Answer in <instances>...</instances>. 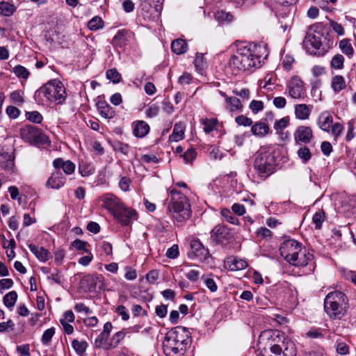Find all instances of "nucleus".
I'll use <instances>...</instances> for the list:
<instances>
[{
	"label": "nucleus",
	"mask_w": 356,
	"mask_h": 356,
	"mask_svg": "<svg viewBox=\"0 0 356 356\" xmlns=\"http://www.w3.org/2000/svg\"><path fill=\"white\" fill-rule=\"evenodd\" d=\"M259 343H264L263 356H296L293 342L284 333L266 330L259 336Z\"/></svg>",
	"instance_id": "nucleus-1"
},
{
	"label": "nucleus",
	"mask_w": 356,
	"mask_h": 356,
	"mask_svg": "<svg viewBox=\"0 0 356 356\" xmlns=\"http://www.w3.org/2000/svg\"><path fill=\"white\" fill-rule=\"evenodd\" d=\"M265 51V49L260 45L250 44L241 47L229 59L228 67L235 75L241 72L249 70L252 67H258L261 65L262 59L267 56L266 54L264 56Z\"/></svg>",
	"instance_id": "nucleus-2"
},
{
	"label": "nucleus",
	"mask_w": 356,
	"mask_h": 356,
	"mask_svg": "<svg viewBox=\"0 0 356 356\" xmlns=\"http://www.w3.org/2000/svg\"><path fill=\"white\" fill-rule=\"evenodd\" d=\"M167 212L175 222L182 224L191 216V205L187 197L176 188H171L167 199Z\"/></svg>",
	"instance_id": "nucleus-3"
},
{
	"label": "nucleus",
	"mask_w": 356,
	"mask_h": 356,
	"mask_svg": "<svg viewBox=\"0 0 356 356\" xmlns=\"http://www.w3.org/2000/svg\"><path fill=\"white\" fill-rule=\"evenodd\" d=\"M34 98L42 105H48L49 103L62 104L66 98L65 88L60 81L54 79L37 90Z\"/></svg>",
	"instance_id": "nucleus-4"
},
{
	"label": "nucleus",
	"mask_w": 356,
	"mask_h": 356,
	"mask_svg": "<svg viewBox=\"0 0 356 356\" xmlns=\"http://www.w3.org/2000/svg\"><path fill=\"white\" fill-rule=\"evenodd\" d=\"M348 308V298L344 293L334 291L325 296L324 310L330 319H341L346 315Z\"/></svg>",
	"instance_id": "nucleus-5"
},
{
	"label": "nucleus",
	"mask_w": 356,
	"mask_h": 356,
	"mask_svg": "<svg viewBox=\"0 0 356 356\" xmlns=\"http://www.w3.org/2000/svg\"><path fill=\"white\" fill-rule=\"evenodd\" d=\"M275 156L268 147H261L255 154L253 162L254 176L264 181L275 172Z\"/></svg>",
	"instance_id": "nucleus-6"
},
{
	"label": "nucleus",
	"mask_w": 356,
	"mask_h": 356,
	"mask_svg": "<svg viewBox=\"0 0 356 356\" xmlns=\"http://www.w3.org/2000/svg\"><path fill=\"white\" fill-rule=\"evenodd\" d=\"M19 134L24 141L31 144L42 143L44 137L40 129L31 124L22 127L19 130Z\"/></svg>",
	"instance_id": "nucleus-7"
},
{
	"label": "nucleus",
	"mask_w": 356,
	"mask_h": 356,
	"mask_svg": "<svg viewBox=\"0 0 356 356\" xmlns=\"http://www.w3.org/2000/svg\"><path fill=\"white\" fill-rule=\"evenodd\" d=\"M177 336L168 332L163 341V349L166 356H179L182 354L183 347L181 341L176 339Z\"/></svg>",
	"instance_id": "nucleus-8"
},
{
	"label": "nucleus",
	"mask_w": 356,
	"mask_h": 356,
	"mask_svg": "<svg viewBox=\"0 0 356 356\" xmlns=\"http://www.w3.org/2000/svg\"><path fill=\"white\" fill-rule=\"evenodd\" d=\"M302 244L294 239L284 241L280 246L281 256L289 264L293 260L296 251H300Z\"/></svg>",
	"instance_id": "nucleus-9"
},
{
	"label": "nucleus",
	"mask_w": 356,
	"mask_h": 356,
	"mask_svg": "<svg viewBox=\"0 0 356 356\" xmlns=\"http://www.w3.org/2000/svg\"><path fill=\"white\" fill-rule=\"evenodd\" d=\"M323 34L320 31L308 32L303 41L306 50L311 54H316L323 44Z\"/></svg>",
	"instance_id": "nucleus-10"
},
{
	"label": "nucleus",
	"mask_w": 356,
	"mask_h": 356,
	"mask_svg": "<svg viewBox=\"0 0 356 356\" xmlns=\"http://www.w3.org/2000/svg\"><path fill=\"white\" fill-rule=\"evenodd\" d=\"M286 90L289 95L293 99H301L306 96L303 82L298 76H294L288 81Z\"/></svg>",
	"instance_id": "nucleus-11"
},
{
	"label": "nucleus",
	"mask_w": 356,
	"mask_h": 356,
	"mask_svg": "<svg viewBox=\"0 0 356 356\" xmlns=\"http://www.w3.org/2000/svg\"><path fill=\"white\" fill-rule=\"evenodd\" d=\"M14 148L11 145L0 148V165L6 170H12L15 166Z\"/></svg>",
	"instance_id": "nucleus-12"
},
{
	"label": "nucleus",
	"mask_w": 356,
	"mask_h": 356,
	"mask_svg": "<svg viewBox=\"0 0 356 356\" xmlns=\"http://www.w3.org/2000/svg\"><path fill=\"white\" fill-rule=\"evenodd\" d=\"M313 254L310 253L303 245L300 251H296L292 261L289 264L296 267H305L313 259Z\"/></svg>",
	"instance_id": "nucleus-13"
},
{
	"label": "nucleus",
	"mask_w": 356,
	"mask_h": 356,
	"mask_svg": "<svg viewBox=\"0 0 356 356\" xmlns=\"http://www.w3.org/2000/svg\"><path fill=\"white\" fill-rule=\"evenodd\" d=\"M102 202V206L105 209H108L113 215L118 211L123 204L120 200L113 194H106L101 197Z\"/></svg>",
	"instance_id": "nucleus-14"
},
{
	"label": "nucleus",
	"mask_w": 356,
	"mask_h": 356,
	"mask_svg": "<svg viewBox=\"0 0 356 356\" xmlns=\"http://www.w3.org/2000/svg\"><path fill=\"white\" fill-rule=\"evenodd\" d=\"M191 253L202 261H207L210 257L209 250L206 248L199 239H193L190 243Z\"/></svg>",
	"instance_id": "nucleus-15"
},
{
	"label": "nucleus",
	"mask_w": 356,
	"mask_h": 356,
	"mask_svg": "<svg viewBox=\"0 0 356 356\" xmlns=\"http://www.w3.org/2000/svg\"><path fill=\"white\" fill-rule=\"evenodd\" d=\"M113 216L122 225H129L132 220L136 219L137 212L136 210L124 207L123 205Z\"/></svg>",
	"instance_id": "nucleus-16"
},
{
	"label": "nucleus",
	"mask_w": 356,
	"mask_h": 356,
	"mask_svg": "<svg viewBox=\"0 0 356 356\" xmlns=\"http://www.w3.org/2000/svg\"><path fill=\"white\" fill-rule=\"evenodd\" d=\"M211 233L216 242L221 244L227 243L232 238L229 229L225 225H216L212 229Z\"/></svg>",
	"instance_id": "nucleus-17"
},
{
	"label": "nucleus",
	"mask_w": 356,
	"mask_h": 356,
	"mask_svg": "<svg viewBox=\"0 0 356 356\" xmlns=\"http://www.w3.org/2000/svg\"><path fill=\"white\" fill-rule=\"evenodd\" d=\"M133 33L126 29L119 30L112 40V44L116 47H125L131 38Z\"/></svg>",
	"instance_id": "nucleus-18"
},
{
	"label": "nucleus",
	"mask_w": 356,
	"mask_h": 356,
	"mask_svg": "<svg viewBox=\"0 0 356 356\" xmlns=\"http://www.w3.org/2000/svg\"><path fill=\"white\" fill-rule=\"evenodd\" d=\"M294 137L297 143L302 142L307 144L310 143L313 137L312 130L309 127L300 126L296 130Z\"/></svg>",
	"instance_id": "nucleus-19"
},
{
	"label": "nucleus",
	"mask_w": 356,
	"mask_h": 356,
	"mask_svg": "<svg viewBox=\"0 0 356 356\" xmlns=\"http://www.w3.org/2000/svg\"><path fill=\"white\" fill-rule=\"evenodd\" d=\"M97 108L100 115L109 120L114 118L115 112L112 106H111L106 102L99 100L97 102Z\"/></svg>",
	"instance_id": "nucleus-20"
},
{
	"label": "nucleus",
	"mask_w": 356,
	"mask_h": 356,
	"mask_svg": "<svg viewBox=\"0 0 356 356\" xmlns=\"http://www.w3.org/2000/svg\"><path fill=\"white\" fill-rule=\"evenodd\" d=\"M65 183V177L60 171L54 172L47 181V186L54 189H58L63 186Z\"/></svg>",
	"instance_id": "nucleus-21"
},
{
	"label": "nucleus",
	"mask_w": 356,
	"mask_h": 356,
	"mask_svg": "<svg viewBox=\"0 0 356 356\" xmlns=\"http://www.w3.org/2000/svg\"><path fill=\"white\" fill-rule=\"evenodd\" d=\"M53 165L56 170L62 169L66 175H71L74 172L75 164L70 160L64 161L61 158L56 159L53 162Z\"/></svg>",
	"instance_id": "nucleus-22"
},
{
	"label": "nucleus",
	"mask_w": 356,
	"mask_h": 356,
	"mask_svg": "<svg viewBox=\"0 0 356 356\" xmlns=\"http://www.w3.org/2000/svg\"><path fill=\"white\" fill-rule=\"evenodd\" d=\"M149 131V126L143 120H138L133 123V134L138 138L145 136Z\"/></svg>",
	"instance_id": "nucleus-23"
},
{
	"label": "nucleus",
	"mask_w": 356,
	"mask_h": 356,
	"mask_svg": "<svg viewBox=\"0 0 356 356\" xmlns=\"http://www.w3.org/2000/svg\"><path fill=\"white\" fill-rule=\"evenodd\" d=\"M332 122V116L328 112H323L321 113L318 119V124L320 129L327 132L330 130Z\"/></svg>",
	"instance_id": "nucleus-24"
},
{
	"label": "nucleus",
	"mask_w": 356,
	"mask_h": 356,
	"mask_svg": "<svg viewBox=\"0 0 356 356\" xmlns=\"http://www.w3.org/2000/svg\"><path fill=\"white\" fill-rule=\"evenodd\" d=\"M31 252L41 261H47L50 257V252L43 247H38L34 244L29 245Z\"/></svg>",
	"instance_id": "nucleus-25"
},
{
	"label": "nucleus",
	"mask_w": 356,
	"mask_h": 356,
	"mask_svg": "<svg viewBox=\"0 0 356 356\" xmlns=\"http://www.w3.org/2000/svg\"><path fill=\"white\" fill-rule=\"evenodd\" d=\"M220 94L225 98L227 108L231 112L241 110L242 104L239 99L236 97H229L222 91H220Z\"/></svg>",
	"instance_id": "nucleus-26"
},
{
	"label": "nucleus",
	"mask_w": 356,
	"mask_h": 356,
	"mask_svg": "<svg viewBox=\"0 0 356 356\" xmlns=\"http://www.w3.org/2000/svg\"><path fill=\"white\" fill-rule=\"evenodd\" d=\"M311 113V108L305 104H296L295 106V115L299 120H307Z\"/></svg>",
	"instance_id": "nucleus-27"
},
{
	"label": "nucleus",
	"mask_w": 356,
	"mask_h": 356,
	"mask_svg": "<svg viewBox=\"0 0 356 356\" xmlns=\"http://www.w3.org/2000/svg\"><path fill=\"white\" fill-rule=\"evenodd\" d=\"M185 131V126L179 122L176 123L174 126L173 131L170 136V140L172 142H178L184 138Z\"/></svg>",
	"instance_id": "nucleus-28"
},
{
	"label": "nucleus",
	"mask_w": 356,
	"mask_h": 356,
	"mask_svg": "<svg viewBox=\"0 0 356 356\" xmlns=\"http://www.w3.org/2000/svg\"><path fill=\"white\" fill-rule=\"evenodd\" d=\"M252 133L259 137H264L269 131V127L265 122H259L252 126Z\"/></svg>",
	"instance_id": "nucleus-29"
},
{
	"label": "nucleus",
	"mask_w": 356,
	"mask_h": 356,
	"mask_svg": "<svg viewBox=\"0 0 356 356\" xmlns=\"http://www.w3.org/2000/svg\"><path fill=\"white\" fill-rule=\"evenodd\" d=\"M17 10V7L9 2H0V15L4 17L12 16Z\"/></svg>",
	"instance_id": "nucleus-30"
},
{
	"label": "nucleus",
	"mask_w": 356,
	"mask_h": 356,
	"mask_svg": "<svg viewBox=\"0 0 356 356\" xmlns=\"http://www.w3.org/2000/svg\"><path fill=\"white\" fill-rule=\"evenodd\" d=\"M171 49L174 53L179 55L187 51L188 45L184 40L177 39L172 42Z\"/></svg>",
	"instance_id": "nucleus-31"
},
{
	"label": "nucleus",
	"mask_w": 356,
	"mask_h": 356,
	"mask_svg": "<svg viewBox=\"0 0 356 356\" xmlns=\"http://www.w3.org/2000/svg\"><path fill=\"white\" fill-rule=\"evenodd\" d=\"M346 81L341 75H336L332 79L331 87L334 92L338 93L346 88Z\"/></svg>",
	"instance_id": "nucleus-32"
},
{
	"label": "nucleus",
	"mask_w": 356,
	"mask_h": 356,
	"mask_svg": "<svg viewBox=\"0 0 356 356\" xmlns=\"http://www.w3.org/2000/svg\"><path fill=\"white\" fill-rule=\"evenodd\" d=\"M17 293L15 291H12L6 293L3 298L4 305L10 309H12L17 300Z\"/></svg>",
	"instance_id": "nucleus-33"
},
{
	"label": "nucleus",
	"mask_w": 356,
	"mask_h": 356,
	"mask_svg": "<svg viewBox=\"0 0 356 356\" xmlns=\"http://www.w3.org/2000/svg\"><path fill=\"white\" fill-rule=\"evenodd\" d=\"M229 267L231 270H243L248 266V263L245 260L234 258L229 261Z\"/></svg>",
	"instance_id": "nucleus-34"
},
{
	"label": "nucleus",
	"mask_w": 356,
	"mask_h": 356,
	"mask_svg": "<svg viewBox=\"0 0 356 356\" xmlns=\"http://www.w3.org/2000/svg\"><path fill=\"white\" fill-rule=\"evenodd\" d=\"M339 48L341 51L348 56L349 58L352 57L354 54V49L348 39H343L339 42Z\"/></svg>",
	"instance_id": "nucleus-35"
},
{
	"label": "nucleus",
	"mask_w": 356,
	"mask_h": 356,
	"mask_svg": "<svg viewBox=\"0 0 356 356\" xmlns=\"http://www.w3.org/2000/svg\"><path fill=\"white\" fill-rule=\"evenodd\" d=\"M72 346L77 355L81 356L84 354L88 347V343L85 341L73 340Z\"/></svg>",
	"instance_id": "nucleus-36"
},
{
	"label": "nucleus",
	"mask_w": 356,
	"mask_h": 356,
	"mask_svg": "<svg viewBox=\"0 0 356 356\" xmlns=\"http://www.w3.org/2000/svg\"><path fill=\"white\" fill-rule=\"evenodd\" d=\"M202 123L204 125V132L209 134L216 129L218 120L216 118H205L202 120Z\"/></svg>",
	"instance_id": "nucleus-37"
},
{
	"label": "nucleus",
	"mask_w": 356,
	"mask_h": 356,
	"mask_svg": "<svg viewBox=\"0 0 356 356\" xmlns=\"http://www.w3.org/2000/svg\"><path fill=\"white\" fill-rule=\"evenodd\" d=\"M13 72L19 79H22L24 80H26L30 76L29 71L25 67L20 65H16L13 68Z\"/></svg>",
	"instance_id": "nucleus-38"
},
{
	"label": "nucleus",
	"mask_w": 356,
	"mask_h": 356,
	"mask_svg": "<svg viewBox=\"0 0 356 356\" xmlns=\"http://www.w3.org/2000/svg\"><path fill=\"white\" fill-rule=\"evenodd\" d=\"M257 237L260 241H268L272 238L273 232L266 227H260L257 229Z\"/></svg>",
	"instance_id": "nucleus-39"
},
{
	"label": "nucleus",
	"mask_w": 356,
	"mask_h": 356,
	"mask_svg": "<svg viewBox=\"0 0 356 356\" xmlns=\"http://www.w3.org/2000/svg\"><path fill=\"white\" fill-rule=\"evenodd\" d=\"M222 216L229 223L233 225H239V220L234 214L232 211L228 209H223L220 212Z\"/></svg>",
	"instance_id": "nucleus-40"
},
{
	"label": "nucleus",
	"mask_w": 356,
	"mask_h": 356,
	"mask_svg": "<svg viewBox=\"0 0 356 356\" xmlns=\"http://www.w3.org/2000/svg\"><path fill=\"white\" fill-rule=\"evenodd\" d=\"M201 279L204 284L211 292L214 293L218 290V285L216 281L209 275H202Z\"/></svg>",
	"instance_id": "nucleus-41"
},
{
	"label": "nucleus",
	"mask_w": 356,
	"mask_h": 356,
	"mask_svg": "<svg viewBox=\"0 0 356 356\" xmlns=\"http://www.w3.org/2000/svg\"><path fill=\"white\" fill-rule=\"evenodd\" d=\"M104 22L101 17H94L88 22V28L91 31H97L103 28Z\"/></svg>",
	"instance_id": "nucleus-42"
},
{
	"label": "nucleus",
	"mask_w": 356,
	"mask_h": 356,
	"mask_svg": "<svg viewBox=\"0 0 356 356\" xmlns=\"http://www.w3.org/2000/svg\"><path fill=\"white\" fill-rule=\"evenodd\" d=\"M168 332L173 333L175 335H176L177 336V337H175L176 339L181 341H180L181 346L182 347H184V343L185 341V337L186 336V329L184 327H178Z\"/></svg>",
	"instance_id": "nucleus-43"
},
{
	"label": "nucleus",
	"mask_w": 356,
	"mask_h": 356,
	"mask_svg": "<svg viewBox=\"0 0 356 356\" xmlns=\"http://www.w3.org/2000/svg\"><path fill=\"white\" fill-rule=\"evenodd\" d=\"M298 155L303 163H307L312 157L310 150L307 147H302L298 150Z\"/></svg>",
	"instance_id": "nucleus-44"
},
{
	"label": "nucleus",
	"mask_w": 356,
	"mask_h": 356,
	"mask_svg": "<svg viewBox=\"0 0 356 356\" xmlns=\"http://www.w3.org/2000/svg\"><path fill=\"white\" fill-rule=\"evenodd\" d=\"M106 78L114 83H119L121 79L120 74L116 69L113 68L106 71Z\"/></svg>",
	"instance_id": "nucleus-45"
},
{
	"label": "nucleus",
	"mask_w": 356,
	"mask_h": 356,
	"mask_svg": "<svg viewBox=\"0 0 356 356\" xmlns=\"http://www.w3.org/2000/svg\"><path fill=\"white\" fill-rule=\"evenodd\" d=\"M26 116L30 122L36 124L40 123L43 120L42 115L38 111L26 112Z\"/></svg>",
	"instance_id": "nucleus-46"
},
{
	"label": "nucleus",
	"mask_w": 356,
	"mask_h": 356,
	"mask_svg": "<svg viewBox=\"0 0 356 356\" xmlns=\"http://www.w3.org/2000/svg\"><path fill=\"white\" fill-rule=\"evenodd\" d=\"M344 58L341 54L335 55L331 60V67L334 69H342L343 67Z\"/></svg>",
	"instance_id": "nucleus-47"
},
{
	"label": "nucleus",
	"mask_w": 356,
	"mask_h": 356,
	"mask_svg": "<svg viewBox=\"0 0 356 356\" xmlns=\"http://www.w3.org/2000/svg\"><path fill=\"white\" fill-rule=\"evenodd\" d=\"M197 156V152L194 148L188 149L181 156L186 163H191Z\"/></svg>",
	"instance_id": "nucleus-48"
},
{
	"label": "nucleus",
	"mask_w": 356,
	"mask_h": 356,
	"mask_svg": "<svg viewBox=\"0 0 356 356\" xmlns=\"http://www.w3.org/2000/svg\"><path fill=\"white\" fill-rule=\"evenodd\" d=\"M324 220V213L323 211L316 212L312 218V221L315 224V228L320 229Z\"/></svg>",
	"instance_id": "nucleus-49"
},
{
	"label": "nucleus",
	"mask_w": 356,
	"mask_h": 356,
	"mask_svg": "<svg viewBox=\"0 0 356 356\" xmlns=\"http://www.w3.org/2000/svg\"><path fill=\"white\" fill-rule=\"evenodd\" d=\"M215 17L217 20L221 22H231L232 20V15L229 13H226L223 10L217 11L215 13Z\"/></svg>",
	"instance_id": "nucleus-50"
},
{
	"label": "nucleus",
	"mask_w": 356,
	"mask_h": 356,
	"mask_svg": "<svg viewBox=\"0 0 356 356\" xmlns=\"http://www.w3.org/2000/svg\"><path fill=\"white\" fill-rule=\"evenodd\" d=\"M54 333H55V329L54 327H51V328H49L47 330H45L42 334V339H41L42 343H44V344L49 343L51 341L53 336L54 335Z\"/></svg>",
	"instance_id": "nucleus-51"
},
{
	"label": "nucleus",
	"mask_w": 356,
	"mask_h": 356,
	"mask_svg": "<svg viewBox=\"0 0 356 356\" xmlns=\"http://www.w3.org/2000/svg\"><path fill=\"white\" fill-rule=\"evenodd\" d=\"M236 122L240 126L249 127L252 124V120L243 115H239L235 118Z\"/></svg>",
	"instance_id": "nucleus-52"
},
{
	"label": "nucleus",
	"mask_w": 356,
	"mask_h": 356,
	"mask_svg": "<svg viewBox=\"0 0 356 356\" xmlns=\"http://www.w3.org/2000/svg\"><path fill=\"white\" fill-rule=\"evenodd\" d=\"M289 124V120L284 118L275 122L274 128L277 133H280L282 130L286 128Z\"/></svg>",
	"instance_id": "nucleus-53"
},
{
	"label": "nucleus",
	"mask_w": 356,
	"mask_h": 356,
	"mask_svg": "<svg viewBox=\"0 0 356 356\" xmlns=\"http://www.w3.org/2000/svg\"><path fill=\"white\" fill-rule=\"evenodd\" d=\"M336 350L338 354L341 355H345L349 353V347L348 346L343 342L338 341L336 346Z\"/></svg>",
	"instance_id": "nucleus-54"
},
{
	"label": "nucleus",
	"mask_w": 356,
	"mask_h": 356,
	"mask_svg": "<svg viewBox=\"0 0 356 356\" xmlns=\"http://www.w3.org/2000/svg\"><path fill=\"white\" fill-rule=\"evenodd\" d=\"M86 252L88 254L86 256L81 257L78 260V263L83 266H88L93 259V256H92V253L88 250H86Z\"/></svg>",
	"instance_id": "nucleus-55"
},
{
	"label": "nucleus",
	"mask_w": 356,
	"mask_h": 356,
	"mask_svg": "<svg viewBox=\"0 0 356 356\" xmlns=\"http://www.w3.org/2000/svg\"><path fill=\"white\" fill-rule=\"evenodd\" d=\"M140 161L145 163H157L159 160L157 156L154 154H143L140 156Z\"/></svg>",
	"instance_id": "nucleus-56"
},
{
	"label": "nucleus",
	"mask_w": 356,
	"mask_h": 356,
	"mask_svg": "<svg viewBox=\"0 0 356 356\" xmlns=\"http://www.w3.org/2000/svg\"><path fill=\"white\" fill-rule=\"evenodd\" d=\"M159 113V107L156 104L150 105L145 111V114L148 118H154L158 115Z\"/></svg>",
	"instance_id": "nucleus-57"
},
{
	"label": "nucleus",
	"mask_w": 356,
	"mask_h": 356,
	"mask_svg": "<svg viewBox=\"0 0 356 356\" xmlns=\"http://www.w3.org/2000/svg\"><path fill=\"white\" fill-rule=\"evenodd\" d=\"M250 108L254 113H257L264 108V103L261 101L252 100L250 104Z\"/></svg>",
	"instance_id": "nucleus-58"
},
{
	"label": "nucleus",
	"mask_w": 356,
	"mask_h": 356,
	"mask_svg": "<svg viewBox=\"0 0 356 356\" xmlns=\"http://www.w3.org/2000/svg\"><path fill=\"white\" fill-rule=\"evenodd\" d=\"M131 312L134 316L137 317L139 316H147V312L143 309L140 305H134L131 307Z\"/></svg>",
	"instance_id": "nucleus-59"
},
{
	"label": "nucleus",
	"mask_w": 356,
	"mask_h": 356,
	"mask_svg": "<svg viewBox=\"0 0 356 356\" xmlns=\"http://www.w3.org/2000/svg\"><path fill=\"white\" fill-rule=\"evenodd\" d=\"M131 183L130 178L127 177H122L119 182V186L124 192L129 191V186Z\"/></svg>",
	"instance_id": "nucleus-60"
},
{
	"label": "nucleus",
	"mask_w": 356,
	"mask_h": 356,
	"mask_svg": "<svg viewBox=\"0 0 356 356\" xmlns=\"http://www.w3.org/2000/svg\"><path fill=\"white\" fill-rule=\"evenodd\" d=\"M12 101L15 104H22L24 102L23 93L20 90H15L10 94Z\"/></svg>",
	"instance_id": "nucleus-61"
},
{
	"label": "nucleus",
	"mask_w": 356,
	"mask_h": 356,
	"mask_svg": "<svg viewBox=\"0 0 356 356\" xmlns=\"http://www.w3.org/2000/svg\"><path fill=\"white\" fill-rule=\"evenodd\" d=\"M332 127V134L334 137L335 139H337L339 136H341L343 130V127L341 124L337 122L334 124Z\"/></svg>",
	"instance_id": "nucleus-62"
},
{
	"label": "nucleus",
	"mask_w": 356,
	"mask_h": 356,
	"mask_svg": "<svg viewBox=\"0 0 356 356\" xmlns=\"http://www.w3.org/2000/svg\"><path fill=\"white\" fill-rule=\"evenodd\" d=\"M165 255L170 259H175L179 255V248L177 245H173L166 251Z\"/></svg>",
	"instance_id": "nucleus-63"
},
{
	"label": "nucleus",
	"mask_w": 356,
	"mask_h": 356,
	"mask_svg": "<svg viewBox=\"0 0 356 356\" xmlns=\"http://www.w3.org/2000/svg\"><path fill=\"white\" fill-rule=\"evenodd\" d=\"M108 336L102 332L95 340V344L97 348H102L106 344Z\"/></svg>",
	"instance_id": "nucleus-64"
}]
</instances>
